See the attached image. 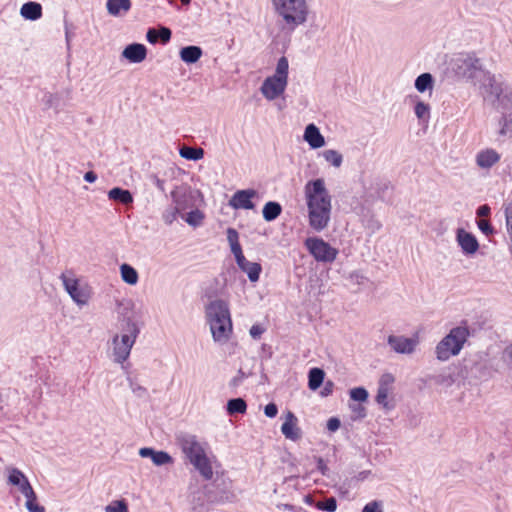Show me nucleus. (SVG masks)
Here are the masks:
<instances>
[{"label": "nucleus", "instance_id": "obj_18", "mask_svg": "<svg viewBox=\"0 0 512 512\" xmlns=\"http://www.w3.org/2000/svg\"><path fill=\"white\" fill-rule=\"evenodd\" d=\"M122 56L131 63H141L147 56V49L140 43L129 44L124 48Z\"/></svg>", "mask_w": 512, "mask_h": 512}, {"label": "nucleus", "instance_id": "obj_61", "mask_svg": "<svg viewBox=\"0 0 512 512\" xmlns=\"http://www.w3.org/2000/svg\"><path fill=\"white\" fill-rule=\"evenodd\" d=\"M154 183L161 192H165L164 180H161L158 177L154 176Z\"/></svg>", "mask_w": 512, "mask_h": 512}, {"label": "nucleus", "instance_id": "obj_2", "mask_svg": "<svg viewBox=\"0 0 512 512\" xmlns=\"http://www.w3.org/2000/svg\"><path fill=\"white\" fill-rule=\"evenodd\" d=\"M214 341L224 343L232 333V322L228 304L223 300L212 301L206 309Z\"/></svg>", "mask_w": 512, "mask_h": 512}, {"label": "nucleus", "instance_id": "obj_4", "mask_svg": "<svg viewBox=\"0 0 512 512\" xmlns=\"http://www.w3.org/2000/svg\"><path fill=\"white\" fill-rule=\"evenodd\" d=\"M489 84L492 103L503 114L500 133L512 137V90L494 77L489 78Z\"/></svg>", "mask_w": 512, "mask_h": 512}, {"label": "nucleus", "instance_id": "obj_10", "mask_svg": "<svg viewBox=\"0 0 512 512\" xmlns=\"http://www.w3.org/2000/svg\"><path fill=\"white\" fill-rule=\"evenodd\" d=\"M63 286L66 292L70 295L72 300L80 305H86L91 297V292L88 286H80L79 280L73 276V272H64L60 275Z\"/></svg>", "mask_w": 512, "mask_h": 512}, {"label": "nucleus", "instance_id": "obj_17", "mask_svg": "<svg viewBox=\"0 0 512 512\" xmlns=\"http://www.w3.org/2000/svg\"><path fill=\"white\" fill-rule=\"evenodd\" d=\"M139 455L143 458H150L156 466L172 464L173 458L165 451H156L150 447H144L139 450Z\"/></svg>", "mask_w": 512, "mask_h": 512}, {"label": "nucleus", "instance_id": "obj_36", "mask_svg": "<svg viewBox=\"0 0 512 512\" xmlns=\"http://www.w3.org/2000/svg\"><path fill=\"white\" fill-rule=\"evenodd\" d=\"M288 69H289V63L285 56H282L276 66V71L274 76H278L280 78H283L288 81Z\"/></svg>", "mask_w": 512, "mask_h": 512}, {"label": "nucleus", "instance_id": "obj_62", "mask_svg": "<svg viewBox=\"0 0 512 512\" xmlns=\"http://www.w3.org/2000/svg\"><path fill=\"white\" fill-rule=\"evenodd\" d=\"M131 387H132L133 392L136 393L138 396H141L146 392V389L139 385L134 386L133 384H131Z\"/></svg>", "mask_w": 512, "mask_h": 512}, {"label": "nucleus", "instance_id": "obj_54", "mask_svg": "<svg viewBox=\"0 0 512 512\" xmlns=\"http://www.w3.org/2000/svg\"><path fill=\"white\" fill-rule=\"evenodd\" d=\"M317 469L321 472L322 475H326L328 471V467L321 457L317 458Z\"/></svg>", "mask_w": 512, "mask_h": 512}, {"label": "nucleus", "instance_id": "obj_34", "mask_svg": "<svg viewBox=\"0 0 512 512\" xmlns=\"http://www.w3.org/2000/svg\"><path fill=\"white\" fill-rule=\"evenodd\" d=\"M322 156L327 162L336 168L340 167L343 162L342 154L333 149L323 151Z\"/></svg>", "mask_w": 512, "mask_h": 512}, {"label": "nucleus", "instance_id": "obj_28", "mask_svg": "<svg viewBox=\"0 0 512 512\" xmlns=\"http://www.w3.org/2000/svg\"><path fill=\"white\" fill-rule=\"evenodd\" d=\"M325 377V373L320 368H312L308 374V387L315 391L317 390L323 383Z\"/></svg>", "mask_w": 512, "mask_h": 512}, {"label": "nucleus", "instance_id": "obj_8", "mask_svg": "<svg viewBox=\"0 0 512 512\" xmlns=\"http://www.w3.org/2000/svg\"><path fill=\"white\" fill-rule=\"evenodd\" d=\"M469 336L467 327L458 326L450 330L436 346L438 360L446 361L451 356L458 355Z\"/></svg>", "mask_w": 512, "mask_h": 512}, {"label": "nucleus", "instance_id": "obj_22", "mask_svg": "<svg viewBox=\"0 0 512 512\" xmlns=\"http://www.w3.org/2000/svg\"><path fill=\"white\" fill-rule=\"evenodd\" d=\"M500 159L499 154L493 149H486L477 154L476 163L481 168H491Z\"/></svg>", "mask_w": 512, "mask_h": 512}, {"label": "nucleus", "instance_id": "obj_43", "mask_svg": "<svg viewBox=\"0 0 512 512\" xmlns=\"http://www.w3.org/2000/svg\"><path fill=\"white\" fill-rule=\"evenodd\" d=\"M383 504L381 501L374 500L369 503H367L363 509L362 512H383Z\"/></svg>", "mask_w": 512, "mask_h": 512}, {"label": "nucleus", "instance_id": "obj_40", "mask_svg": "<svg viewBox=\"0 0 512 512\" xmlns=\"http://www.w3.org/2000/svg\"><path fill=\"white\" fill-rule=\"evenodd\" d=\"M204 219V214L196 209L188 213L186 217V222L192 226H198L201 224L202 220Z\"/></svg>", "mask_w": 512, "mask_h": 512}, {"label": "nucleus", "instance_id": "obj_59", "mask_svg": "<svg viewBox=\"0 0 512 512\" xmlns=\"http://www.w3.org/2000/svg\"><path fill=\"white\" fill-rule=\"evenodd\" d=\"M179 212H176L175 209H173L170 213H166L164 214V220L167 224H171L175 218H176V215L178 214Z\"/></svg>", "mask_w": 512, "mask_h": 512}, {"label": "nucleus", "instance_id": "obj_3", "mask_svg": "<svg viewBox=\"0 0 512 512\" xmlns=\"http://www.w3.org/2000/svg\"><path fill=\"white\" fill-rule=\"evenodd\" d=\"M455 73L473 82H480L485 92L490 96L489 78L494 77L491 73L482 68L480 60L474 54H460L453 60Z\"/></svg>", "mask_w": 512, "mask_h": 512}, {"label": "nucleus", "instance_id": "obj_13", "mask_svg": "<svg viewBox=\"0 0 512 512\" xmlns=\"http://www.w3.org/2000/svg\"><path fill=\"white\" fill-rule=\"evenodd\" d=\"M288 81L278 76L267 77L262 86V94L269 100L279 97L286 89Z\"/></svg>", "mask_w": 512, "mask_h": 512}, {"label": "nucleus", "instance_id": "obj_5", "mask_svg": "<svg viewBox=\"0 0 512 512\" xmlns=\"http://www.w3.org/2000/svg\"><path fill=\"white\" fill-rule=\"evenodd\" d=\"M177 442L189 461L199 471L204 479L210 480L213 477L211 463L206 456L204 448L197 441L196 436L190 434H181L177 437Z\"/></svg>", "mask_w": 512, "mask_h": 512}, {"label": "nucleus", "instance_id": "obj_45", "mask_svg": "<svg viewBox=\"0 0 512 512\" xmlns=\"http://www.w3.org/2000/svg\"><path fill=\"white\" fill-rule=\"evenodd\" d=\"M435 383L449 387L454 383V379L451 375H438L435 377Z\"/></svg>", "mask_w": 512, "mask_h": 512}, {"label": "nucleus", "instance_id": "obj_64", "mask_svg": "<svg viewBox=\"0 0 512 512\" xmlns=\"http://www.w3.org/2000/svg\"><path fill=\"white\" fill-rule=\"evenodd\" d=\"M369 473H370V471H362L358 474L357 479L364 480L368 476Z\"/></svg>", "mask_w": 512, "mask_h": 512}, {"label": "nucleus", "instance_id": "obj_30", "mask_svg": "<svg viewBox=\"0 0 512 512\" xmlns=\"http://www.w3.org/2000/svg\"><path fill=\"white\" fill-rule=\"evenodd\" d=\"M246 410L247 404L243 398H233L227 402V412L229 415L244 414Z\"/></svg>", "mask_w": 512, "mask_h": 512}, {"label": "nucleus", "instance_id": "obj_38", "mask_svg": "<svg viewBox=\"0 0 512 512\" xmlns=\"http://www.w3.org/2000/svg\"><path fill=\"white\" fill-rule=\"evenodd\" d=\"M315 506L318 510L334 512L337 508V501L334 497H329L324 501H318Z\"/></svg>", "mask_w": 512, "mask_h": 512}, {"label": "nucleus", "instance_id": "obj_29", "mask_svg": "<svg viewBox=\"0 0 512 512\" xmlns=\"http://www.w3.org/2000/svg\"><path fill=\"white\" fill-rule=\"evenodd\" d=\"M121 277L124 282L129 285H135L138 282L137 271L129 264H122L120 266Z\"/></svg>", "mask_w": 512, "mask_h": 512}, {"label": "nucleus", "instance_id": "obj_49", "mask_svg": "<svg viewBox=\"0 0 512 512\" xmlns=\"http://www.w3.org/2000/svg\"><path fill=\"white\" fill-rule=\"evenodd\" d=\"M277 413H278V408H277V405L274 403H269L264 408V414L269 418L275 417L277 415Z\"/></svg>", "mask_w": 512, "mask_h": 512}, {"label": "nucleus", "instance_id": "obj_60", "mask_svg": "<svg viewBox=\"0 0 512 512\" xmlns=\"http://www.w3.org/2000/svg\"><path fill=\"white\" fill-rule=\"evenodd\" d=\"M96 179H97V175L93 171H88L84 175V180L89 182V183L95 182Z\"/></svg>", "mask_w": 512, "mask_h": 512}, {"label": "nucleus", "instance_id": "obj_11", "mask_svg": "<svg viewBox=\"0 0 512 512\" xmlns=\"http://www.w3.org/2000/svg\"><path fill=\"white\" fill-rule=\"evenodd\" d=\"M305 246L318 262L331 263L338 255V250L321 238H307Z\"/></svg>", "mask_w": 512, "mask_h": 512}, {"label": "nucleus", "instance_id": "obj_14", "mask_svg": "<svg viewBox=\"0 0 512 512\" xmlns=\"http://www.w3.org/2000/svg\"><path fill=\"white\" fill-rule=\"evenodd\" d=\"M8 484L18 487L26 499L34 496L35 492L25 474L17 468H11L8 475Z\"/></svg>", "mask_w": 512, "mask_h": 512}, {"label": "nucleus", "instance_id": "obj_46", "mask_svg": "<svg viewBox=\"0 0 512 512\" xmlns=\"http://www.w3.org/2000/svg\"><path fill=\"white\" fill-rule=\"evenodd\" d=\"M478 227L487 236L494 233V228L487 220L478 221Z\"/></svg>", "mask_w": 512, "mask_h": 512}, {"label": "nucleus", "instance_id": "obj_32", "mask_svg": "<svg viewBox=\"0 0 512 512\" xmlns=\"http://www.w3.org/2000/svg\"><path fill=\"white\" fill-rule=\"evenodd\" d=\"M180 156L187 160H200L204 156V150L202 148H195L190 146H183L179 150Z\"/></svg>", "mask_w": 512, "mask_h": 512}, {"label": "nucleus", "instance_id": "obj_1", "mask_svg": "<svg viewBox=\"0 0 512 512\" xmlns=\"http://www.w3.org/2000/svg\"><path fill=\"white\" fill-rule=\"evenodd\" d=\"M305 198L308 208V220L310 227L317 231H323L328 227L331 217V196L321 178L309 181L305 185Z\"/></svg>", "mask_w": 512, "mask_h": 512}, {"label": "nucleus", "instance_id": "obj_21", "mask_svg": "<svg viewBox=\"0 0 512 512\" xmlns=\"http://www.w3.org/2000/svg\"><path fill=\"white\" fill-rule=\"evenodd\" d=\"M130 0H107L106 8L109 15L120 17L125 15L131 9Z\"/></svg>", "mask_w": 512, "mask_h": 512}, {"label": "nucleus", "instance_id": "obj_26", "mask_svg": "<svg viewBox=\"0 0 512 512\" xmlns=\"http://www.w3.org/2000/svg\"><path fill=\"white\" fill-rule=\"evenodd\" d=\"M109 199L119 202L123 205H128L133 202V196L129 190L122 189L119 187L112 188L108 192Z\"/></svg>", "mask_w": 512, "mask_h": 512}, {"label": "nucleus", "instance_id": "obj_16", "mask_svg": "<svg viewBox=\"0 0 512 512\" xmlns=\"http://www.w3.org/2000/svg\"><path fill=\"white\" fill-rule=\"evenodd\" d=\"M297 417L291 411L286 413L285 421L281 426L282 434L292 441H296L301 437V430L297 426Z\"/></svg>", "mask_w": 512, "mask_h": 512}, {"label": "nucleus", "instance_id": "obj_47", "mask_svg": "<svg viewBox=\"0 0 512 512\" xmlns=\"http://www.w3.org/2000/svg\"><path fill=\"white\" fill-rule=\"evenodd\" d=\"M158 32V38L161 39L163 43H167L171 39V30L167 27H160Z\"/></svg>", "mask_w": 512, "mask_h": 512}, {"label": "nucleus", "instance_id": "obj_20", "mask_svg": "<svg viewBox=\"0 0 512 512\" xmlns=\"http://www.w3.org/2000/svg\"><path fill=\"white\" fill-rule=\"evenodd\" d=\"M304 140L311 148L317 149L325 145V139L314 124H309L304 131Z\"/></svg>", "mask_w": 512, "mask_h": 512}, {"label": "nucleus", "instance_id": "obj_52", "mask_svg": "<svg viewBox=\"0 0 512 512\" xmlns=\"http://www.w3.org/2000/svg\"><path fill=\"white\" fill-rule=\"evenodd\" d=\"M247 375L243 372L242 369L238 370V374L231 380V385L237 387L241 384L243 379H245Z\"/></svg>", "mask_w": 512, "mask_h": 512}, {"label": "nucleus", "instance_id": "obj_24", "mask_svg": "<svg viewBox=\"0 0 512 512\" xmlns=\"http://www.w3.org/2000/svg\"><path fill=\"white\" fill-rule=\"evenodd\" d=\"M20 14L27 20H37L42 16V6L37 2H27L22 5Z\"/></svg>", "mask_w": 512, "mask_h": 512}, {"label": "nucleus", "instance_id": "obj_55", "mask_svg": "<svg viewBox=\"0 0 512 512\" xmlns=\"http://www.w3.org/2000/svg\"><path fill=\"white\" fill-rule=\"evenodd\" d=\"M147 40L150 43H156L158 40V32L155 29H149L147 32Z\"/></svg>", "mask_w": 512, "mask_h": 512}, {"label": "nucleus", "instance_id": "obj_37", "mask_svg": "<svg viewBox=\"0 0 512 512\" xmlns=\"http://www.w3.org/2000/svg\"><path fill=\"white\" fill-rule=\"evenodd\" d=\"M104 510L105 512H129L128 504L124 499L112 501Z\"/></svg>", "mask_w": 512, "mask_h": 512}, {"label": "nucleus", "instance_id": "obj_9", "mask_svg": "<svg viewBox=\"0 0 512 512\" xmlns=\"http://www.w3.org/2000/svg\"><path fill=\"white\" fill-rule=\"evenodd\" d=\"M227 240L230 244L231 252L233 253L236 263L239 268L245 272L251 282L259 280L262 267L257 262L248 261L242 252L241 245L239 243V234L234 228L227 229Z\"/></svg>", "mask_w": 512, "mask_h": 512}, {"label": "nucleus", "instance_id": "obj_25", "mask_svg": "<svg viewBox=\"0 0 512 512\" xmlns=\"http://www.w3.org/2000/svg\"><path fill=\"white\" fill-rule=\"evenodd\" d=\"M202 53V49L199 46H186L180 50V58L187 64H194L201 58Z\"/></svg>", "mask_w": 512, "mask_h": 512}, {"label": "nucleus", "instance_id": "obj_44", "mask_svg": "<svg viewBox=\"0 0 512 512\" xmlns=\"http://www.w3.org/2000/svg\"><path fill=\"white\" fill-rule=\"evenodd\" d=\"M349 407L352 410V412L354 414H356L357 418L362 419V418L366 417V415H367L366 408L364 406H362L361 403L350 404Z\"/></svg>", "mask_w": 512, "mask_h": 512}, {"label": "nucleus", "instance_id": "obj_15", "mask_svg": "<svg viewBox=\"0 0 512 512\" xmlns=\"http://www.w3.org/2000/svg\"><path fill=\"white\" fill-rule=\"evenodd\" d=\"M387 342L391 349L399 354L413 353L418 343L416 339L395 335H390Z\"/></svg>", "mask_w": 512, "mask_h": 512}, {"label": "nucleus", "instance_id": "obj_56", "mask_svg": "<svg viewBox=\"0 0 512 512\" xmlns=\"http://www.w3.org/2000/svg\"><path fill=\"white\" fill-rule=\"evenodd\" d=\"M393 381H394V378L392 375L384 374L380 379L379 385H384V386L388 387L391 383H393Z\"/></svg>", "mask_w": 512, "mask_h": 512}, {"label": "nucleus", "instance_id": "obj_41", "mask_svg": "<svg viewBox=\"0 0 512 512\" xmlns=\"http://www.w3.org/2000/svg\"><path fill=\"white\" fill-rule=\"evenodd\" d=\"M25 507L29 512H45V508L37 503L36 493L31 498L26 499Z\"/></svg>", "mask_w": 512, "mask_h": 512}, {"label": "nucleus", "instance_id": "obj_33", "mask_svg": "<svg viewBox=\"0 0 512 512\" xmlns=\"http://www.w3.org/2000/svg\"><path fill=\"white\" fill-rule=\"evenodd\" d=\"M207 500L211 503H220L225 501H230L233 499L234 495L228 491L223 490L221 493H214L213 491H206Z\"/></svg>", "mask_w": 512, "mask_h": 512}, {"label": "nucleus", "instance_id": "obj_35", "mask_svg": "<svg viewBox=\"0 0 512 512\" xmlns=\"http://www.w3.org/2000/svg\"><path fill=\"white\" fill-rule=\"evenodd\" d=\"M414 112L419 120L428 121L430 118V106L423 101H417Z\"/></svg>", "mask_w": 512, "mask_h": 512}, {"label": "nucleus", "instance_id": "obj_27", "mask_svg": "<svg viewBox=\"0 0 512 512\" xmlns=\"http://www.w3.org/2000/svg\"><path fill=\"white\" fill-rule=\"evenodd\" d=\"M282 212V207L278 202L269 201L267 202L262 210L263 218L267 222H271L278 218Z\"/></svg>", "mask_w": 512, "mask_h": 512}, {"label": "nucleus", "instance_id": "obj_42", "mask_svg": "<svg viewBox=\"0 0 512 512\" xmlns=\"http://www.w3.org/2000/svg\"><path fill=\"white\" fill-rule=\"evenodd\" d=\"M388 394H389V388L384 385H379L377 395H376V402L380 405H383L384 407H387Z\"/></svg>", "mask_w": 512, "mask_h": 512}, {"label": "nucleus", "instance_id": "obj_63", "mask_svg": "<svg viewBox=\"0 0 512 512\" xmlns=\"http://www.w3.org/2000/svg\"><path fill=\"white\" fill-rule=\"evenodd\" d=\"M65 37H66L67 47L70 48L71 33L69 31V25H68L67 21H65Z\"/></svg>", "mask_w": 512, "mask_h": 512}, {"label": "nucleus", "instance_id": "obj_48", "mask_svg": "<svg viewBox=\"0 0 512 512\" xmlns=\"http://www.w3.org/2000/svg\"><path fill=\"white\" fill-rule=\"evenodd\" d=\"M505 216H506V224H507L508 233L512 240V204L509 205L508 207H506Z\"/></svg>", "mask_w": 512, "mask_h": 512}, {"label": "nucleus", "instance_id": "obj_58", "mask_svg": "<svg viewBox=\"0 0 512 512\" xmlns=\"http://www.w3.org/2000/svg\"><path fill=\"white\" fill-rule=\"evenodd\" d=\"M350 279L360 285L363 284L365 277L358 272H353L350 274Z\"/></svg>", "mask_w": 512, "mask_h": 512}, {"label": "nucleus", "instance_id": "obj_57", "mask_svg": "<svg viewBox=\"0 0 512 512\" xmlns=\"http://www.w3.org/2000/svg\"><path fill=\"white\" fill-rule=\"evenodd\" d=\"M490 214V207L488 205H482L477 209V215L479 217H485Z\"/></svg>", "mask_w": 512, "mask_h": 512}, {"label": "nucleus", "instance_id": "obj_6", "mask_svg": "<svg viewBox=\"0 0 512 512\" xmlns=\"http://www.w3.org/2000/svg\"><path fill=\"white\" fill-rule=\"evenodd\" d=\"M275 11L290 29L307 21L309 9L305 0H272Z\"/></svg>", "mask_w": 512, "mask_h": 512}, {"label": "nucleus", "instance_id": "obj_23", "mask_svg": "<svg viewBox=\"0 0 512 512\" xmlns=\"http://www.w3.org/2000/svg\"><path fill=\"white\" fill-rule=\"evenodd\" d=\"M171 198L174 203V208L176 212H182L188 208V194L186 189L183 187H175V189L171 192Z\"/></svg>", "mask_w": 512, "mask_h": 512}, {"label": "nucleus", "instance_id": "obj_31", "mask_svg": "<svg viewBox=\"0 0 512 512\" xmlns=\"http://www.w3.org/2000/svg\"><path fill=\"white\" fill-rule=\"evenodd\" d=\"M433 76L430 73H423L419 75L415 80V88L423 93L426 90H432L433 88Z\"/></svg>", "mask_w": 512, "mask_h": 512}, {"label": "nucleus", "instance_id": "obj_51", "mask_svg": "<svg viewBox=\"0 0 512 512\" xmlns=\"http://www.w3.org/2000/svg\"><path fill=\"white\" fill-rule=\"evenodd\" d=\"M340 425V420L336 417H332L327 421V429L331 432H334L337 429H339Z\"/></svg>", "mask_w": 512, "mask_h": 512}, {"label": "nucleus", "instance_id": "obj_39", "mask_svg": "<svg viewBox=\"0 0 512 512\" xmlns=\"http://www.w3.org/2000/svg\"><path fill=\"white\" fill-rule=\"evenodd\" d=\"M368 392L363 387H356L350 390V398L353 401H357L359 403L366 402L368 400Z\"/></svg>", "mask_w": 512, "mask_h": 512}, {"label": "nucleus", "instance_id": "obj_19", "mask_svg": "<svg viewBox=\"0 0 512 512\" xmlns=\"http://www.w3.org/2000/svg\"><path fill=\"white\" fill-rule=\"evenodd\" d=\"M457 241L461 246L463 252H465L466 254H473L479 248V244L476 237L473 234L466 232L464 229H458Z\"/></svg>", "mask_w": 512, "mask_h": 512}, {"label": "nucleus", "instance_id": "obj_12", "mask_svg": "<svg viewBox=\"0 0 512 512\" xmlns=\"http://www.w3.org/2000/svg\"><path fill=\"white\" fill-rule=\"evenodd\" d=\"M258 196V192L254 189H243L236 191L229 200V206L233 209H255V204L252 199Z\"/></svg>", "mask_w": 512, "mask_h": 512}, {"label": "nucleus", "instance_id": "obj_7", "mask_svg": "<svg viewBox=\"0 0 512 512\" xmlns=\"http://www.w3.org/2000/svg\"><path fill=\"white\" fill-rule=\"evenodd\" d=\"M139 334L137 324L130 318L122 326V335H115L112 340L114 361L123 363L130 355L131 348Z\"/></svg>", "mask_w": 512, "mask_h": 512}, {"label": "nucleus", "instance_id": "obj_50", "mask_svg": "<svg viewBox=\"0 0 512 512\" xmlns=\"http://www.w3.org/2000/svg\"><path fill=\"white\" fill-rule=\"evenodd\" d=\"M264 331L262 326L255 324L250 328V335L253 339H259Z\"/></svg>", "mask_w": 512, "mask_h": 512}, {"label": "nucleus", "instance_id": "obj_53", "mask_svg": "<svg viewBox=\"0 0 512 512\" xmlns=\"http://www.w3.org/2000/svg\"><path fill=\"white\" fill-rule=\"evenodd\" d=\"M334 384L332 381H327L321 391L322 396H328L333 392Z\"/></svg>", "mask_w": 512, "mask_h": 512}]
</instances>
